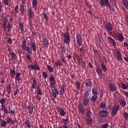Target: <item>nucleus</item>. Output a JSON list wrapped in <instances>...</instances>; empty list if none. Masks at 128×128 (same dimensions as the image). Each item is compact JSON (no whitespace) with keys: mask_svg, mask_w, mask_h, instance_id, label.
I'll use <instances>...</instances> for the list:
<instances>
[{"mask_svg":"<svg viewBox=\"0 0 128 128\" xmlns=\"http://www.w3.org/2000/svg\"><path fill=\"white\" fill-rule=\"evenodd\" d=\"M18 6H16V7H15V8H14V10H15V12H18Z\"/></svg>","mask_w":128,"mask_h":128,"instance_id":"obj_58","label":"nucleus"},{"mask_svg":"<svg viewBox=\"0 0 128 128\" xmlns=\"http://www.w3.org/2000/svg\"><path fill=\"white\" fill-rule=\"evenodd\" d=\"M32 7L36 6H38V0H32Z\"/></svg>","mask_w":128,"mask_h":128,"instance_id":"obj_38","label":"nucleus"},{"mask_svg":"<svg viewBox=\"0 0 128 128\" xmlns=\"http://www.w3.org/2000/svg\"><path fill=\"white\" fill-rule=\"evenodd\" d=\"M6 122L8 124H14V120L10 118V117H7Z\"/></svg>","mask_w":128,"mask_h":128,"instance_id":"obj_39","label":"nucleus"},{"mask_svg":"<svg viewBox=\"0 0 128 128\" xmlns=\"http://www.w3.org/2000/svg\"><path fill=\"white\" fill-rule=\"evenodd\" d=\"M108 124H106L102 126V128H108Z\"/></svg>","mask_w":128,"mask_h":128,"instance_id":"obj_63","label":"nucleus"},{"mask_svg":"<svg viewBox=\"0 0 128 128\" xmlns=\"http://www.w3.org/2000/svg\"><path fill=\"white\" fill-rule=\"evenodd\" d=\"M44 18H45L46 20H48V16H46V13L44 14Z\"/></svg>","mask_w":128,"mask_h":128,"instance_id":"obj_61","label":"nucleus"},{"mask_svg":"<svg viewBox=\"0 0 128 128\" xmlns=\"http://www.w3.org/2000/svg\"><path fill=\"white\" fill-rule=\"evenodd\" d=\"M109 88L111 92H116V85L112 83L109 84Z\"/></svg>","mask_w":128,"mask_h":128,"instance_id":"obj_15","label":"nucleus"},{"mask_svg":"<svg viewBox=\"0 0 128 128\" xmlns=\"http://www.w3.org/2000/svg\"><path fill=\"white\" fill-rule=\"evenodd\" d=\"M100 4L102 6H108L109 8L112 12H114V8H112V4H110L108 0H100Z\"/></svg>","mask_w":128,"mask_h":128,"instance_id":"obj_3","label":"nucleus"},{"mask_svg":"<svg viewBox=\"0 0 128 128\" xmlns=\"http://www.w3.org/2000/svg\"><path fill=\"white\" fill-rule=\"evenodd\" d=\"M87 124L88 126L92 124V118H87Z\"/></svg>","mask_w":128,"mask_h":128,"instance_id":"obj_47","label":"nucleus"},{"mask_svg":"<svg viewBox=\"0 0 128 128\" xmlns=\"http://www.w3.org/2000/svg\"><path fill=\"white\" fill-rule=\"evenodd\" d=\"M124 116L126 120H128V114L126 112H124Z\"/></svg>","mask_w":128,"mask_h":128,"instance_id":"obj_44","label":"nucleus"},{"mask_svg":"<svg viewBox=\"0 0 128 128\" xmlns=\"http://www.w3.org/2000/svg\"><path fill=\"white\" fill-rule=\"evenodd\" d=\"M6 120H3L1 122V124H0V126L2 128H6Z\"/></svg>","mask_w":128,"mask_h":128,"instance_id":"obj_36","label":"nucleus"},{"mask_svg":"<svg viewBox=\"0 0 128 128\" xmlns=\"http://www.w3.org/2000/svg\"><path fill=\"white\" fill-rule=\"evenodd\" d=\"M9 44H12V38H8V40Z\"/></svg>","mask_w":128,"mask_h":128,"instance_id":"obj_54","label":"nucleus"},{"mask_svg":"<svg viewBox=\"0 0 128 128\" xmlns=\"http://www.w3.org/2000/svg\"><path fill=\"white\" fill-rule=\"evenodd\" d=\"M20 12L22 16L24 14V5L23 4H20Z\"/></svg>","mask_w":128,"mask_h":128,"instance_id":"obj_26","label":"nucleus"},{"mask_svg":"<svg viewBox=\"0 0 128 128\" xmlns=\"http://www.w3.org/2000/svg\"><path fill=\"white\" fill-rule=\"evenodd\" d=\"M56 66H64L62 64V62L60 60H58L55 62Z\"/></svg>","mask_w":128,"mask_h":128,"instance_id":"obj_31","label":"nucleus"},{"mask_svg":"<svg viewBox=\"0 0 128 128\" xmlns=\"http://www.w3.org/2000/svg\"><path fill=\"white\" fill-rule=\"evenodd\" d=\"M21 48L24 52H26V50L27 52V53H26L25 54L28 60H29V62H32V57H30V54H32V49L30 48L28 46H26V40H24L22 41V44Z\"/></svg>","mask_w":128,"mask_h":128,"instance_id":"obj_1","label":"nucleus"},{"mask_svg":"<svg viewBox=\"0 0 128 128\" xmlns=\"http://www.w3.org/2000/svg\"><path fill=\"white\" fill-rule=\"evenodd\" d=\"M26 124L28 128H32V124H30V120H26Z\"/></svg>","mask_w":128,"mask_h":128,"instance_id":"obj_42","label":"nucleus"},{"mask_svg":"<svg viewBox=\"0 0 128 128\" xmlns=\"http://www.w3.org/2000/svg\"><path fill=\"white\" fill-rule=\"evenodd\" d=\"M116 58L118 62H120L121 60H122V53H120V52L118 51L116 52Z\"/></svg>","mask_w":128,"mask_h":128,"instance_id":"obj_12","label":"nucleus"},{"mask_svg":"<svg viewBox=\"0 0 128 128\" xmlns=\"http://www.w3.org/2000/svg\"><path fill=\"white\" fill-rule=\"evenodd\" d=\"M64 94V86H62L60 88V94L63 96Z\"/></svg>","mask_w":128,"mask_h":128,"instance_id":"obj_37","label":"nucleus"},{"mask_svg":"<svg viewBox=\"0 0 128 128\" xmlns=\"http://www.w3.org/2000/svg\"><path fill=\"white\" fill-rule=\"evenodd\" d=\"M4 114H8V108H4L3 109H2Z\"/></svg>","mask_w":128,"mask_h":128,"instance_id":"obj_45","label":"nucleus"},{"mask_svg":"<svg viewBox=\"0 0 128 128\" xmlns=\"http://www.w3.org/2000/svg\"><path fill=\"white\" fill-rule=\"evenodd\" d=\"M52 93L54 98H56V96H58V94H60V93H58V89L55 87H54V90H52Z\"/></svg>","mask_w":128,"mask_h":128,"instance_id":"obj_14","label":"nucleus"},{"mask_svg":"<svg viewBox=\"0 0 128 128\" xmlns=\"http://www.w3.org/2000/svg\"><path fill=\"white\" fill-rule=\"evenodd\" d=\"M106 30L108 32H112V25L110 23H108L106 24Z\"/></svg>","mask_w":128,"mask_h":128,"instance_id":"obj_24","label":"nucleus"},{"mask_svg":"<svg viewBox=\"0 0 128 128\" xmlns=\"http://www.w3.org/2000/svg\"><path fill=\"white\" fill-rule=\"evenodd\" d=\"M37 94H39L40 96H42V90H38Z\"/></svg>","mask_w":128,"mask_h":128,"instance_id":"obj_59","label":"nucleus"},{"mask_svg":"<svg viewBox=\"0 0 128 128\" xmlns=\"http://www.w3.org/2000/svg\"><path fill=\"white\" fill-rule=\"evenodd\" d=\"M76 40L78 46H80L82 44V38L80 34H78L76 35Z\"/></svg>","mask_w":128,"mask_h":128,"instance_id":"obj_6","label":"nucleus"},{"mask_svg":"<svg viewBox=\"0 0 128 128\" xmlns=\"http://www.w3.org/2000/svg\"><path fill=\"white\" fill-rule=\"evenodd\" d=\"M124 95L125 96H126V98H128V92H124Z\"/></svg>","mask_w":128,"mask_h":128,"instance_id":"obj_64","label":"nucleus"},{"mask_svg":"<svg viewBox=\"0 0 128 128\" xmlns=\"http://www.w3.org/2000/svg\"><path fill=\"white\" fill-rule=\"evenodd\" d=\"M2 23H4V22H7L8 20H6V18L4 17L2 18Z\"/></svg>","mask_w":128,"mask_h":128,"instance_id":"obj_57","label":"nucleus"},{"mask_svg":"<svg viewBox=\"0 0 128 128\" xmlns=\"http://www.w3.org/2000/svg\"><path fill=\"white\" fill-rule=\"evenodd\" d=\"M83 104L84 106H90V98H84Z\"/></svg>","mask_w":128,"mask_h":128,"instance_id":"obj_20","label":"nucleus"},{"mask_svg":"<svg viewBox=\"0 0 128 128\" xmlns=\"http://www.w3.org/2000/svg\"><path fill=\"white\" fill-rule=\"evenodd\" d=\"M20 76H22V74H20V72L16 74V80H20Z\"/></svg>","mask_w":128,"mask_h":128,"instance_id":"obj_40","label":"nucleus"},{"mask_svg":"<svg viewBox=\"0 0 128 128\" xmlns=\"http://www.w3.org/2000/svg\"><path fill=\"white\" fill-rule=\"evenodd\" d=\"M120 107L118 106H113L112 109V114L114 116H116V114H118V110Z\"/></svg>","mask_w":128,"mask_h":128,"instance_id":"obj_10","label":"nucleus"},{"mask_svg":"<svg viewBox=\"0 0 128 128\" xmlns=\"http://www.w3.org/2000/svg\"><path fill=\"white\" fill-rule=\"evenodd\" d=\"M56 110L62 116H66V112H64V110L61 107L56 108Z\"/></svg>","mask_w":128,"mask_h":128,"instance_id":"obj_8","label":"nucleus"},{"mask_svg":"<svg viewBox=\"0 0 128 128\" xmlns=\"http://www.w3.org/2000/svg\"><path fill=\"white\" fill-rule=\"evenodd\" d=\"M82 64L83 65H82V66L83 67V68H86V61H84L82 60Z\"/></svg>","mask_w":128,"mask_h":128,"instance_id":"obj_62","label":"nucleus"},{"mask_svg":"<svg viewBox=\"0 0 128 128\" xmlns=\"http://www.w3.org/2000/svg\"><path fill=\"white\" fill-rule=\"evenodd\" d=\"M30 48H31V50L32 48L33 52H36V43L31 42Z\"/></svg>","mask_w":128,"mask_h":128,"instance_id":"obj_23","label":"nucleus"},{"mask_svg":"<svg viewBox=\"0 0 128 128\" xmlns=\"http://www.w3.org/2000/svg\"><path fill=\"white\" fill-rule=\"evenodd\" d=\"M85 86L86 87L92 88V78H88L85 81Z\"/></svg>","mask_w":128,"mask_h":128,"instance_id":"obj_7","label":"nucleus"},{"mask_svg":"<svg viewBox=\"0 0 128 128\" xmlns=\"http://www.w3.org/2000/svg\"><path fill=\"white\" fill-rule=\"evenodd\" d=\"M31 86L32 88H34V90H35V88H36V87L38 86V81L34 80L31 82Z\"/></svg>","mask_w":128,"mask_h":128,"instance_id":"obj_25","label":"nucleus"},{"mask_svg":"<svg viewBox=\"0 0 128 128\" xmlns=\"http://www.w3.org/2000/svg\"><path fill=\"white\" fill-rule=\"evenodd\" d=\"M79 112L82 114H84L86 112V110H84V105L82 104H80L78 106Z\"/></svg>","mask_w":128,"mask_h":128,"instance_id":"obj_16","label":"nucleus"},{"mask_svg":"<svg viewBox=\"0 0 128 128\" xmlns=\"http://www.w3.org/2000/svg\"><path fill=\"white\" fill-rule=\"evenodd\" d=\"M31 68L32 70H40V66H38L36 64H34V66L31 65Z\"/></svg>","mask_w":128,"mask_h":128,"instance_id":"obj_29","label":"nucleus"},{"mask_svg":"<svg viewBox=\"0 0 128 128\" xmlns=\"http://www.w3.org/2000/svg\"><path fill=\"white\" fill-rule=\"evenodd\" d=\"M60 50L62 54H64L66 52V48H64V46H61Z\"/></svg>","mask_w":128,"mask_h":128,"instance_id":"obj_41","label":"nucleus"},{"mask_svg":"<svg viewBox=\"0 0 128 128\" xmlns=\"http://www.w3.org/2000/svg\"><path fill=\"white\" fill-rule=\"evenodd\" d=\"M49 80L50 81V88H54V86H56V79L54 78V74H51L50 76V77L49 78Z\"/></svg>","mask_w":128,"mask_h":128,"instance_id":"obj_5","label":"nucleus"},{"mask_svg":"<svg viewBox=\"0 0 128 128\" xmlns=\"http://www.w3.org/2000/svg\"><path fill=\"white\" fill-rule=\"evenodd\" d=\"M68 117H67L66 119H64V118H62V122H68Z\"/></svg>","mask_w":128,"mask_h":128,"instance_id":"obj_55","label":"nucleus"},{"mask_svg":"<svg viewBox=\"0 0 128 128\" xmlns=\"http://www.w3.org/2000/svg\"><path fill=\"white\" fill-rule=\"evenodd\" d=\"M92 96L90 100L94 102H96V98H98V89L96 88H93L92 89Z\"/></svg>","mask_w":128,"mask_h":128,"instance_id":"obj_4","label":"nucleus"},{"mask_svg":"<svg viewBox=\"0 0 128 128\" xmlns=\"http://www.w3.org/2000/svg\"><path fill=\"white\" fill-rule=\"evenodd\" d=\"M118 40L119 42H122L124 40V35L120 33L118 35Z\"/></svg>","mask_w":128,"mask_h":128,"instance_id":"obj_27","label":"nucleus"},{"mask_svg":"<svg viewBox=\"0 0 128 128\" xmlns=\"http://www.w3.org/2000/svg\"><path fill=\"white\" fill-rule=\"evenodd\" d=\"M122 88H124V90H126L128 89V86L126 85L125 84H122Z\"/></svg>","mask_w":128,"mask_h":128,"instance_id":"obj_56","label":"nucleus"},{"mask_svg":"<svg viewBox=\"0 0 128 128\" xmlns=\"http://www.w3.org/2000/svg\"><path fill=\"white\" fill-rule=\"evenodd\" d=\"M8 107L6 106V104H2V105H1V109L2 110L4 108H7Z\"/></svg>","mask_w":128,"mask_h":128,"instance_id":"obj_60","label":"nucleus"},{"mask_svg":"<svg viewBox=\"0 0 128 128\" xmlns=\"http://www.w3.org/2000/svg\"><path fill=\"white\" fill-rule=\"evenodd\" d=\"M42 44L44 48H48V40L46 38H43Z\"/></svg>","mask_w":128,"mask_h":128,"instance_id":"obj_22","label":"nucleus"},{"mask_svg":"<svg viewBox=\"0 0 128 128\" xmlns=\"http://www.w3.org/2000/svg\"><path fill=\"white\" fill-rule=\"evenodd\" d=\"M100 108H106V103L102 102L100 104Z\"/></svg>","mask_w":128,"mask_h":128,"instance_id":"obj_50","label":"nucleus"},{"mask_svg":"<svg viewBox=\"0 0 128 128\" xmlns=\"http://www.w3.org/2000/svg\"><path fill=\"white\" fill-rule=\"evenodd\" d=\"M6 102V98H2L0 99V104L1 106L2 104H5Z\"/></svg>","mask_w":128,"mask_h":128,"instance_id":"obj_35","label":"nucleus"},{"mask_svg":"<svg viewBox=\"0 0 128 128\" xmlns=\"http://www.w3.org/2000/svg\"><path fill=\"white\" fill-rule=\"evenodd\" d=\"M20 32L22 34H24V24L22 22H21L20 24Z\"/></svg>","mask_w":128,"mask_h":128,"instance_id":"obj_33","label":"nucleus"},{"mask_svg":"<svg viewBox=\"0 0 128 128\" xmlns=\"http://www.w3.org/2000/svg\"><path fill=\"white\" fill-rule=\"evenodd\" d=\"M76 88H78V90H80V82H76Z\"/></svg>","mask_w":128,"mask_h":128,"instance_id":"obj_49","label":"nucleus"},{"mask_svg":"<svg viewBox=\"0 0 128 128\" xmlns=\"http://www.w3.org/2000/svg\"><path fill=\"white\" fill-rule=\"evenodd\" d=\"M108 114V112L106 110H102L100 112V116H102V118H106Z\"/></svg>","mask_w":128,"mask_h":128,"instance_id":"obj_19","label":"nucleus"},{"mask_svg":"<svg viewBox=\"0 0 128 128\" xmlns=\"http://www.w3.org/2000/svg\"><path fill=\"white\" fill-rule=\"evenodd\" d=\"M8 32H10V30H12V27L10 26V23L8 22Z\"/></svg>","mask_w":128,"mask_h":128,"instance_id":"obj_53","label":"nucleus"},{"mask_svg":"<svg viewBox=\"0 0 128 128\" xmlns=\"http://www.w3.org/2000/svg\"><path fill=\"white\" fill-rule=\"evenodd\" d=\"M108 42H110L113 46H116V40L108 36Z\"/></svg>","mask_w":128,"mask_h":128,"instance_id":"obj_11","label":"nucleus"},{"mask_svg":"<svg viewBox=\"0 0 128 128\" xmlns=\"http://www.w3.org/2000/svg\"><path fill=\"white\" fill-rule=\"evenodd\" d=\"M67 31L62 34V36L64 38V44H70V32H68V28H66Z\"/></svg>","mask_w":128,"mask_h":128,"instance_id":"obj_2","label":"nucleus"},{"mask_svg":"<svg viewBox=\"0 0 128 128\" xmlns=\"http://www.w3.org/2000/svg\"><path fill=\"white\" fill-rule=\"evenodd\" d=\"M27 108L29 111V112L32 114L34 112V104L32 102L29 103L28 106H27Z\"/></svg>","mask_w":128,"mask_h":128,"instance_id":"obj_9","label":"nucleus"},{"mask_svg":"<svg viewBox=\"0 0 128 128\" xmlns=\"http://www.w3.org/2000/svg\"><path fill=\"white\" fill-rule=\"evenodd\" d=\"M122 2L123 5L124 6V8L126 10H128V0H122Z\"/></svg>","mask_w":128,"mask_h":128,"instance_id":"obj_28","label":"nucleus"},{"mask_svg":"<svg viewBox=\"0 0 128 128\" xmlns=\"http://www.w3.org/2000/svg\"><path fill=\"white\" fill-rule=\"evenodd\" d=\"M92 115V111H90V110L88 112L87 114V116L88 118H90Z\"/></svg>","mask_w":128,"mask_h":128,"instance_id":"obj_52","label":"nucleus"},{"mask_svg":"<svg viewBox=\"0 0 128 128\" xmlns=\"http://www.w3.org/2000/svg\"><path fill=\"white\" fill-rule=\"evenodd\" d=\"M96 72L100 77L102 76V68H100L98 67L96 68Z\"/></svg>","mask_w":128,"mask_h":128,"instance_id":"obj_21","label":"nucleus"},{"mask_svg":"<svg viewBox=\"0 0 128 128\" xmlns=\"http://www.w3.org/2000/svg\"><path fill=\"white\" fill-rule=\"evenodd\" d=\"M42 76L44 78H48V74L46 72H43Z\"/></svg>","mask_w":128,"mask_h":128,"instance_id":"obj_48","label":"nucleus"},{"mask_svg":"<svg viewBox=\"0 0 128 128\" xmlns=\"http://www.w3.org/2000/svg\"><path fill=\"white\" fill-rule=\"evenodd\" d=\"M16 68V67L14 66H13V68L10 70V74H12V77L13 78V75L16 74V70H14V69Z\"/></svg>","mask_w":128,"mask_h":128,"instance_id":"obj_34","label":"nucleus"},{"mask_svg":"<svg viewBox=\"0 0 128 128\" xmlns=\"http://www.w3.org/2000/svg\"><path fill=\"white\" fill-rule=\"evenodd\" d=\"M90 90L88 89L84 92V94L83 96V98H90Z\"/></svg>","mask_w":128,"mask_h":128,"instance_id":"obj_17","label":"nucleus"},{"mask_svg":"<svg viewBox=\"0 0 128 128\" xmlns=\"http://www.w3.org/2000/svg\"><path fill=\"white\" fill-rule=\"evenodd\" d=\"M10 54L11 55V58H16V54H14V52H10Z\"/></svg>","mask_w":128,"mask_h":128,"instance_id":"obj_51","label":"nucleus"},{"mask_svg":"<svg viewBox=\"0 0 128 128\" xmlns=\"http://www.w3.org/2000/svg\"><path fill=\"white\" fill-rule=\"evenodd\" d=\"M46 68L50 72H54V69L53 68L52 66L50 65H46Z\"/></svg>","mask_w":128,"mask_h":128,"instance_id":"obj_30","label":"nucleus"},{"mask_svg":"<svg viewBox=\"0 0 128 128\" xmlns=\"http://www.w3.org/2000/svg\"><path fill=\"white\" fill-rule=\"evenodd\" d=\"M7 24H8L6 23V22L2 23V26L3 28H4V30H6V28H8V27L6 26Z\"/></svg>","mask_w":128,"mask_h":128,"instance_id":"obj_46","label":"nucleus"},{"mask_svg":"<svg viewBox=\"0 0 128 128\" xmlns=\"http://www.w3.org/2000/svg\"><path fill=\"white\" fill-rule=\"evenodd\" d=\"M34 16V12L32 11V8L28 9V16L30 20V18H32Z\"/></svg>","mask_w":128,"mask_h":128,"instance_id":"obj_13","label":"nucleus"},{"mask_svg":"<svg viewBox=\"0 0 128 128\" xmlns=\"http://www.w3.org/2000/svg\"><path fill=\"white\" fill-rule=\"evenodd\" d=\"M101 68L104 72H106V66L104 62L101 64Z\"/></svg>","mask_w":128,"mask_h":128,"instance_id":"obj_32","label":"nucleus"},{"mask_svg":"<svg viewBox=\"0 0 128 128\" xmlns=\"http://www.w3.org/2000/svg\"><path fill=\"white\" fill-rule=\"evenodd\" d=\"M118 102H120V106H122V108H124V106H126V100L122 98L119 99Z\"/></svg>","mask_w":128,"mask_h":128,"instance_id":"obj_18","label":"nucleus"},{"mask_svg":"<svg viewBox=\"0 0 128 128\" xmlns=\"http://www.w3.org/2000/svg\"><path fill=\"white\" fill-rule=\"evenodd\" d=\"M2 2L4 4H5V6L8 5V0H2Z\"/></svg>","mask_w":128,"mask_h":128,"instance_id":"obj_43","label":"nucleus"}]
</instances>
